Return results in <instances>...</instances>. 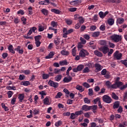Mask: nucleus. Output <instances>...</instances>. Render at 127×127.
<instances>
[{
    "label": "nucleus",
    "instance_id": "56",
    "mask_svg": "<svg viewBox=\"0 0 127 127\" xmlns=\"http://www.w3.org/2000/svg\"><path fill=\"white\" fill-rule=\"evenodd\" d=\"M61 96H62V93L59 92L57 93V95L55 96L56 99H60L61 98Z\"/></svg>",
    "mask_w": 127,
    "mask_h": 127
},
{
    "label": "nucleus",
    "instance_id": "49",
    "mask_svg": "<svg viewBox=\"0 0 127 127\" xmlns=\"http://www.w3.org/2000/svg\"><path fill=\"white\" fill-rule=\"evenodd\" d=\"M90 110H96L98 109V106L97 105H93L91 106H89Z\"/></svg>",
    "mask_w": 127,
    "mask_h": 127
},
{
    "label": "nucleus",
    "instance_id": "9",
    "mask_svg": "<svg viewBox=\"0 0 127 127\" xmlns=\"http://www.w3.org/2000/svg\"><path fill=\"white\" fill-rule=\"evenodd\" d=\"M82 3L81 0H74V1H70L69 2L71 5H74L75 6H77V5H79V4H80V3Z\"/></svg>",
    "mask_w": 127,
    "mask_h": 127
},
{
    "label": "nucleus",
    "instance_id": "60",
    "mask_svg": "<svg viewBox=\"0 0 127 127\" xmlns=\"http://www.w3.org/2000/svg\"><path fill=\"white\" fill-rule=\"evenodd\" d=\"M81 17L79 14H75L74 15V18L75 20H78Z\"/></svg>",
    "mask_w": 127,
    "mask_h": 127
},
{
    "label": "nucleus",
    "instance_id": "21",
    "mask_svg": "<svg viewBox=\"0 0 127 127\" xmlns=\"http://www.w3.org/2000/svg\"><path fill=\"white\" fill-rule=\"evenodd\" d=\"M62 79V75L59 74L57 76L55 77V81L57 82H59Z\"/></svg>",
    "mask_w": 127,
    "mask_h": 127
},
{
    "label": "nucleus",
    "instance_id": "4",
    "mask_svg": "<svg viewBox=\"0 0 127 127\" xmlns=\"http://www.w3.org/2000/svg\"><path fill=\"white\" fill-rule=\"evenodd\" d=\"M102 100L103 102H105L107 104H110V103H112V98H111V97L107 95L103 96Z\"/></svg>",
    "mask_w": 127,
    "mask_h": 127
},
{
    "label": "nucleus",
    "instance_id": "58",
    "mask_svg": "<svg viewBox=\"0 0 127 127\" xmlns=\"http://www.w3.org/2000/svg\"><path fill=\"white\" fill-rule=\"evenodd\" d=\"M61 125H62V122H61V121H59L55 124L56 127H60Z\"/></svg>",
    "mask_w": 127,
    "mask_h": 127
},
{
    "label": "nucleus",
    "instance_id": "26",
    "mask_svg": "<svg viewBox=\"0 0 127 127\" xmlns=\"http://www.w3.org/2000/svg\"><path fill=\"white\" fill-rule=\"evenodd\" d=\"M108 23L109 25H113L115 23V19L112 18L108 19Z\"/></svg>",
    "mask_w": 127,
    "mask_h": 127
},
{
    "label": "nucleus",
    "instance_id": "36",
    "mask_svg": "<svg viewBox=\"0 0 127 127\" xmlns=\"http://www.w3.org/2000/svg\"><path fill=\"white\" fill-rule=\"evenodd\" d=\"M83 101L85 104H90V103H91V100L87 97H85L83 99Z\"/></svg>",
    "mask_w": 127,
    "mask_h": 127
},
{
    "label": "nucleus",
    "instance_id": "15",
    "mask_svg": "<svg viewBox=\"0 0 127 127\" xmlns=\"http://www.w3.org/2000/svg\"><path fill=\"white\" fill-rule=\"evenodd\" d=\"M44 102V105H47L49 106L51 104L50 102H49V99L48 98V97H46L43 100Z\"/></svg>",
    "mask_w": 127,
    "mask_h": 127
},
{
    "label": "nucleus",
    "instance_id": "32",
    "mask_svg": "<svg viewBox=\"0 0 127 127\" xmlns=\"http://www.w3.org/2000/svg\"><path fill=\"white\" fill-rule=\"evenodd\" d=\"M51 11L52 12H54V13H56L57 14H60L61 12L60 10L55 8L52 9Z\"/></svg>",
    "mask_w": 127,
    "mask_h": 127
},
{
    "label": "nucleus",
    "instance_id": "5",
    "mask_svg": "<svg viewBox=\"0 0 127 127\" xmlns=\"http://www.w3.org/2000/svg\"><path fill=\"white\" fill-rule=\"evenodd\" d=\"M122 56L123 54L122 53H119V51H116L114 54V57L115 59H117V60H121Z\"/></svg>",
    "mask_w": 127,
    "mask_h": 127
},
{
    "label": "nucleus",
    "instance_id": "19",
    "mask_svg": "<svg viewBox=\"0 0 127 127\" xmlns=\"http://www.w3.org/2000/svg\"><path fill=\"white\" fill-rule=\"evenodd\" d=\"M68 64H69V63L67 62V61H66V60H64V61L60 62V65L61 66H64V65H68Z\"/></svg>",
    "mask_w": 127,
    "mask_h": 127
},
{
    "label": "nucleus",
    "instance_id": "41",
    "mask_svg": "<svg viewBox=\"0 0 127 127\" xmlns=\"http://www.w3.org/2000/svg\"><path fill=\"white\" fill-rule=\"evenodd\" d=\"M88 95L89 96H93V95H94V91L92 88L88 89Z\"/></svg>",
    "mask_w": 127,
    "mask_h": 127
},
{
    "label": "nucleus",
    "instance_id": "11",
    "mask_svg": "<svg viewBox=\"0 0 127 127\" xmlns=\"http://www.w3.org/2000/svg\"><path fill=\"white\" fill-rule=\"evenodd\" d=\"M109 11H106L105 12H103V11H100L99 13V15L101 18H104V17L108 14Z\"/></svg>",
    "mask_w": 127,
    "mask_h": 127
},
{
    "label": "nucleus",
    "instance_id": "59",
    "mask_svg": "<svg viewBox=\"0 0 127 127\" xmlns=\"http://www.w3.org/2000/svg\"><path fill=\"white\" fill-rule=\"evenodd\" d=\"M71 120H75L76 119V114L74 113H71L70 115Z\"/></svg>",
    "mask_w": 127,
    "mask_h": 127
},
{
    "label": "nucleus",
    "instance_id": "23",
    "mask_svg": "<svg viewBox=\"0 0 127 127\" xmlns=\"http://www.w3.org/2000/svg\"><path fill=\"white\" fill-rule=\"evenodd\" d=\"M94 54L98 57H102V56H103V54H102V53H101L100 52H99V51L98 50H96L94 51Z\"/></svg>",
    "mask_w": 127,
    "mask_h": 127
},
{
    "label": "nucleus",
    "instance_id": "28",
    "mask_svg": "<svg viewBox=\"0 0 127 127\" xmlns=\"http://www.w3.org/2000/svg\"><path fill=\"white\" fill-rule=\"evenodd\" d=\"M61 54L62 55H64L65 56H68V55H69V52H68V51H66V50H63L61 52Z\"/></svg>",
    "mask_w": 127,
    "mask_h": 127
},
{
    "label": "nucleus",
    "instance_id": "18",
    "mask_svg": "<svg viewBox=\"0 0 127 127\" xmlns=\"http://www.w3.org/2000/svg\"><path fill=\"white\" fill-rule=\"evenodd\" d=\"M55 53H54V52H51L50 53V54H49L48 56H47L46 57V59H50L51 58H52V57H53V56H54Z\"/></svg>",
    "mask_w": 127,
    "mask_h": 127
},
{
    "label": "nucleus",
    "instance_id": "47",
    "mask_svg": "<svg viewBox=\"0 0 127 127\" xmlns=\"http://www.w3.org/2000/svg\"><path fill=\"white\" fill-rule=\"evenodd\" d=\"M7 95H8V98H11L12 97V95H13V92L11 91H9L7 92Z\"/></svg>",
    "mask_w": 127,
    "mask_h": 127
},
{
    "label": "nucleus",
    "instance_id": "44",
    "mask_svg": "<svg viewBox=\"0 0 127 127\" xmlns=\"http://www.w3.org/2000/svg\"><path fill=\"white\" fill-rule=\"evenodd\" d=\"M77 52V50H76V47H74L72 49L71 52L73 56H76V52Z\"/></svg>",
    "mask_w": 127,
    "mask_h": 127
},
{
    "label": "nucleus",
    "instance_id": "30",
    "mask_svg": "<svg viewBox=\"0 0 127 127\" xmlns=\"http://www.w3.org/2000/svg\"><path fill=\"white\" fill-rule=\"evenodd\" d=\"M65 21L67 25H71L73 22V21L70 19H65Z\"/></svg>",
    "mask_w": 127,
    "mask_h": 127
},
{
    "label": "nucleus",
    "instance_id": "14",
    "mask_svg": "<svg viewBox=\"0 0 127 127\" xmlns=\"http://www.w3.org/2000/svg\"><path fill=\"white\" fill-rule=\"evenodd\" d=\"M75 89L79 91V92H84V91H85V89L83 88V86L79 85H77L75 86Z\"/></svg>",
    "mask_w": 127,
    "mask_h": 127
},
{
    "label": "nucleus",
    "instance_id": "8",
    "mask_svg": "<svg viewBox=\"0 0 127 127\" xmlns=\"http://www.w3.org/2000/svg\"><path fill=\"white\" fill-rule=\"evenodd\" d=\"M99 50L103 52V54H107L109 51H110V49L107 46L101 47L100 48Z\"/></svg>",
    "mask_w": 127,
    "mask_h": 127
},
{
    "label": "nucleus",
    "instance_id": "45",
    "mask_svg": "<svg viewBox=\"0 0 127 127\" xmlns=\"http://www.w3.org/2000/svg\"><path fill=\"white\" fill-rule=\"evenodd\" d=\"M97 29V27L95 25H92L90 27V30L91 31H94Z\"/></svg>",
    "mask_w": 127,
    "mask_h": 127
},
{
    "label": "nucleus",
    "instance_id": "63",
    "mask_svg": "<svg viewBox=\"0 0 127 127\" xmlns=\"http://www.w3.org/2000/svg\"><path fill=\"white\" fill-rule=\"evenodd\" d=\"M90 127H97V124H96V123H94V122L91 123L90 124Z\"/></svg>",
    "mask_w": 127,
    "mask_h": 127
},
{
    "label": "nucleus",
    "instance_id": "25",
    "mask_svg": "<svg viewBox=\"0 0 127 127\" xmlns=\"http://www.w3.org/2000/svg\"><path fill=\"white\" fill-rule=\"evenodd\" d=\"M44 15H48V10L43 8L41 10Z\"/></svg>",
    "mask_w": 127,
    "mask_h": 127
},
{
    "label": "nucleus",
    "instance_id": "40",
    "mask_svg": "<svg viewBox=\"0 0 127 127\" xmlns=\"http://www.w3.org/2000/svg\"><path fill=\"white\" fill-rule=\"evenodd\" d=\"M82 86L83 87H85V88H90L91 87V85H90V84H89V83L87 82H84L82 84Z\"/></svg>",
    "mask_w": 127,
    "mask_h": 127
},
{
    "label": "nucleus",
    "instance_id": "3",
    "mask_svg": "<svg viewBox=\"0 0 127 127\" xmlns=\"http://www.w3.org/2000/svg\"><path fill=\"white\" fill-rule=\"evenodd\" d=\"M79 55L80 57L84 58V57H86V56L89 55V53L88 51H87V50L82 49L79 52Z\"/></svg>",
    "mask_w": 127,
    "mask_h": 127
},
{
    "label": "nucleus",
    "instance_id": "39",
    "mask_svg": "<svg viewBox=\"0 0 127 127\" xmlns=\"http://www.w3.org/2000/svg\"><path fill=\"white\" fill-rule=\"evenodd\" d=\"M80 40L81 41L80 43H81L82 44H86V43H87V41L82 37L80 38Z\"/></svg>",
    "mask_w": 127,
    "mask_h": 127
},
{
    "label": "nucleus",
    "instance_id": "6",
    "mask_svg": "<svg viewBox=\"0 0 127 127\" xmlns=\"http://www.w3.org/2000/svg\"><path fill=\"white\" fill-rule=\"evenodd\" d=\"M48 85L51 86V87H53L54 88H58L59 84L57 82H54L53 80H50L48 82Z\"/></svg>",
    "mask_w": 127,
    "mask_h": 127
},
{
    "label": "nucleus",
    "instance_id": "43",
    "mask_svg": "<svg viewBox=\"0 0 127 127\" xmlns=\"http://www.w3.org/2000/svg\"><path fill=\"white\" fill-rule=\"evenodd\" d=\"M55 74H61V70L59 68H56L54 69V72Z\"/></svg>",
    "mask_w": 127,
    "mask_h": 127
},
{
    "label": "nucleus",
    "instance_id": "7",
    "mask_svg": "<svg viewBox=\"0 0 127 127\" xmlns=\"http://www.w3.org/2000/svg\"><path fill=\"white\" fill-rule=\"evenodd\" d=\"M84 69V65L83 64H80L77 66L76 68H74L72 69L73 72H74L75 73H77V72H79L80 71H82Z\"/></svg>",
    "mask_w": 127,
    "mask_h": 127
},
{
    "label": "nucleus",
    "instance_id": "13",
    "mask_svg": "<svg viewBox=\"0 0 127 127\" xmlns=\"http://www.w3.org/2000/svg\"><path fill=\"white\" fill-rule=\"evenodd\" d=\"M114 85H115V89H116L117 88H121V86H123L124 83L122 82L118 81L114 83Z\"/></svg>",
    "mask_w": 127,
    "mask_h": 127
},
{
    "label": "nucleus",
    "instance_id": "16",
    "mask_svg": "<svg viewBox=\"0 0 127 127\" xmlns=\"http://www.w3.org/2000/svg\"><path fill=\"white\" fill-rule=\"evenodd\" d=\"M95 68L98 72H100V71L103 69V66L99 64H96Z\"/></svg>",
    "mask_w": 127,
    "mask_h": 127
},
{
    "label": "nucleus",
    "instance_id": "20",
    "mask_svg": "<svg viewBox=\"0 0 127 127\" xmlns=\"http://www.w3.org/2000/svg\"><path fill=\"white\" fill-rule=\"evenodd\" d=\"M8 50L9 51V52L12 53L13 54L15 53V52H14V50H13V46H12V45H10L8 46Z\"/></svg>",
    "mask_w": 127,
    "mask_h": 127
},
{
    "label": "nucleus",
    "instance_id": "38",
    "mask_svg": "<svg viewBox=\"0 0 127 127\" xmlns=\"http://www.w3.org/2000/svg\"><path fill=\"white\" fill-rule=\"evenodd\" d=\"M100 35V32H95L92 35V37H98Z\"/></svg>",
    "mask_w": 127,
    "mask_h": 127
},
{
    "label": "nucleus",
    "instance_id": "61",
    "mask_svg": "<svg viewBox=\"0 0 127 127\" xmlns=\"http://www.w3.org/2000/svg\"><path fill=\"white\" fill-rule=\"evenodd\" d=\"M106 74H107V69H103L101 71V75H106Z\"/></svg>",
    "mask_w": 127,
    "mask_h": 127
},
{
    "label": "nucleus",
    "instance_id": "24",
    "mask_svg": "<svg viewBox=\"0 0 127 127\" xmlns=\"http://www.w3.org/2000/svg\"><path fill=\"white\" fill-rule=\"evenodd\" d=\"M51 26H52V27H57V26H58V22H55L54 21H52L51 22Z\"/></svg>",
    "mask_w": 127,
    "mask_h": 127
},
{
    "label": "nucleus",
    "instance_id": "37",
    "mask_svg": "<svg viewBox=\"0 0 127 127\" xmlns=\"http://www.w3.org/2000/svg\"><path fill=\"white\" fill-rule=\"evenodd\" d=\"M54 43L56 44L57 46H58L59 44H60V39L57 38L54 40Z\"/></svg>",
    "mask_w": 127,
    "mask_h": 127
},
{
    "label": "nucleus",
    "instance_id": "1",
    "mask_svg": "<svg viewBox=\"0 0 127 127\" xmlns=\"http://www.w3.org/2000/svg\"><path fill=\"white\" fill-rule=\"evenodd\" d=\"M110 39L114 42L117 43L122 40V35L114 34L110 37Z\"/></svg>",
    "mask_w": 127,
    "mask_h": 127
},
{
    "label": "nucleus",
    "instance_id": "64",
    "mask_svg": "<svg viewBox=\"0 0 127 127\" xmlns=\"http://www.w3.org/2000/svg\"><path fill=\"white\" fill-rule=\"evenodd\" d=\"M121 63H122V64L125 65V66H126V67H127V62L126 60L121 61Z\"/></svg>",
    "mask_w": 127,
    "mask_h": 127
},
{
    "label": "nucleus",
    "instance_id": "53",
    "mask_svg": "<svg viewBox=\"0 0 127 127\" xmlns=\"http://www.w3.org/2000/svg\"><path fill=\"white\" fill-rule=\"evenodd\" d=\"M69 11H70L71 12H74V11H76L77 10V8L76 7H71L69 8L68 9Z\"/></svg>",
    "mask_w": 127,
    "mask_h": 127
},
{
    "label": "nucleus",
    "instance_id": "46",
    "mask_svg": "<svg viewBox=\"0 0 127 127\" xmlns=\"http://www.w3.org/2000/svg\"><path fill=\"white\" fill-rule=\"evenodd\" d=\"M99 43L100 45H106L107 44V41L105 40H101L99 41Z\"/></svg>",
    "mask_w": 127,
    "mask_h": 127
},
{
    "label": "nucleus",
    "instance_id": "51",
    "mask_svg": "<svg viewBox=\"0 0 127 127\" xmlns=\"http://www.w3.org/2000/svg\"><path fill=\"white\" fill-rule=\"evenodd\" d=\"M83 114V111L82 110L76 111L75 112V115L76 116H80Z\"/></svg>",
    "mask_w": 127,
    "mask_h": 127
},
{
    "label": "nucleus",
    "instance_id": "50",
    "mask_svg": "<svg viewBox=\"0 0 127 127\" xmlns=\"http://www.w3.org/2000/svg\"><path fill=\"white\" fill-rule=\"evenodd\" d=\"M82 36H83V38L86 39V40H89V39H90V36L88 34L83 35Z\"/></svg>",
    "mask_w": 127,
    "mask_h": 127
},
{
    "label": "nucleus",
    "instance_id": "42",
    "mask_svg": "<svg viewBox=\"0 0 127 127\" xmlns=\"http://www.w3.org/2000/svg\"><path fill=\"white\" fill-rule=\"evenodd\" d=\"M41 35H38L35 37V41H40V39L42 38Z\"/></svg>",
    "mask_w": 127,
    "mask_h": 127
},
{
    "label": "nucleus",
    "instance_id": "31",
    "mask_svg": "<svg viewBox=\"0 0 127 127\" xmlns=\"http://www.w3.org/2000/svg\"><path fill=\"white\" fill-rule=\"evenodd\" d=\"M78 21H79L78 23H80V24H83V23H84V22H85V19H84V18H83V17L80 16L78 19Z\"/></svg>",
    "mask_w": 127,
    "mask_h": 127
},
{
    "label": "nucleus",
    "instance_id": "22",
    "mask_svg": "<svg viewBox=\"0 0 127 127\" xmlns=\"http://www.w3.org/2000/svg\"><path fill=\"white\" fill-rule=\"evenodd\" d=\"M18 99L19 102H21L22 101H23V99H24V94H20L18 95Z\"/></svg>",
    "mask_w": 127,
    "mask_h": 127
},
{
    "label": "nucleus",
    "instance_id": "54",
    "mask_svg": "<svg viewBox=\"0 0 127 127\" xmlns=\"http://www.w3.org/2000/svg\"><path fill=\"white\" fill-rule=\"evenodd\" d=\"M17 14H20L21 15H23V14H24V11H23V10L20 9L17 11Z\"/></svg>",
    "mask_w": 127,
    "mask_h": 127
},
{
    "label": "nucleus",
    "instance_id": "29",
    "mask_svg": "<svg viewBox=\"0 0 127 127\" xmlns=\"http://www.w3.org/2000/svg\"><path fill=\"white\" fill-rule=\"evenodd\" d=\"M120 107V102L117 101L113 105L114 109H118V108Z\"/></svg>",
    "mask_w": 127,
    "mask_h": 127
},
{
    "label": "nucleus",
    "instance_id": "27",
    "mask_svg": "<svg viewBox=\"0 0 127 127\" xmlns=\"http://www.w3.org/2000/svg\"><path fill=\"white\" fill-rule=\"evenodd\" d=\"M125 21V19L123 18H119L117 19V23H119V24H122V23H124Z\"/></svg>",
    "mask_w": 127,
    "mask_h": 127
},
{
    "label": "nucleus",
    "instance_id": "17",
    "mask_svg": "<svg viewBox=\"0 0 127 127\" xmlns=\"http://www.w3.org/2000/svg\"><path fill=\"white\" fill-rule=\"evenodd\" d=\"M81 109L82 110V111H85V112L90 111V106L84 105L82 106Z\"/></svg>",
    "mask_w": 127,
    "mask_h": 127
},
{
    "label": "nucleus",
    "instance_id": "52",
    "mask_svg": "<svg viewBox=\"0 0 127 127\" xmlns=\"http://www.w3.org/2000/svg\"><path fill=\"white\" fill-rule=\"evenodd\" d=\"M86 66H87L89 69H91V68H93V63H88L86 64Z\"/></svg>",
    "mask_w": 127,
    "mask_h": 127
},
{
    "label": "nucleus",
    "instance_id": "12",
    "mask_svg": "<svg viewBox=\"0 0 127 127\" xmlns=\"http://www.w3.org/2000/svg\"><path fill=\"white\" fill-rule=\"evenodd\" d=\"M72 77L69 76L68 77H65L64 78L63 81L64 83H69L72 81Z\"/></svg>",
    "mask_w": 127,
    "mask_h": 127
},
{
    "label": "nucleus",
    "instance_id": "48",
    "mask_svg": "<svg viewBox=\"0 0 127 127\" xmlns=\"http://www.w3.org/2000/svg\"><path fill=\"white\" fill-rule=\"evenodd\" d=\"M93 102L94 103V104L96 105L97 104V103H100V102H101V99H100V98L98 97L97 98H96L95 99H94L93 100Z\"/></svg>",
    "mask_w": 127,
    "mask_h": 127
},
{
    "label": "nucleus",
    "instance_id": "10",
    "mask_svg": "<svg viewBox=\"0 0 127 127\" xmlns=\"http://www.w3.org/2000/svg\"><path fill=\"white\" fill-rule=\"evenodd\" d=\"M105 84L107 88H109V89H115V87H116V85L114 84L112 85V83L110 81H106Z\"/></svg>",
    "mask_w": 127,
    "mask_h": 127
},
{
    "label": "nucleus",
    "instance_id": "57",
    "mask_svg": "<svg viewBox=\"0 0 127 127\" xmlns=\"http://www.w3.org/2000/svg\"><path fill=\"white\" fill-rule=\"evenodd\" d=\"M22 83V85H23V86H28V85H30V82L28 81H23Z\"/></svg>",
    "mask_w": 127,
    "mask_h": 127
},
{
    "label": "nucleus",
    "instance_id": "2",
    "mask_svg": "<svg viewBox=\"0 0 127 127\" xmlns=\"http://www.w3.org/2000/svg\"><path fill=\"white\" fill-rule=\"evenodd\" d=\"M73 31H74V30L73 29H70L67 30V28H64L63 30V37H64V38H67V36L68 35V34H70V33H72Z\"/></svg>",
    "mask_w": 127,
    "mask_h": 127
},
{
    "label": "nucleus",
    "instance_id": "34",
    "mask_svg": "<svg viewBox=\"0 0 127 127\" xmlns=\"http://www.w3.org/2000/svg\"><path fill=\"white\" fill-rule=\"evenodd\" d=\"M90 68L88 67V66L85 67L84 69L83 70L82 72L83 73H89L90 72Z\"/></svg>",
    "mask_w": 127,
    "mask_h": 127
},
{
    "label": "nucleus",
    "instance_id": "55",
    "mask_svg": "<svg viewBox=\"0 0 127 127\" xmlns=\"http://www.w3.org/2000/svg\"><path fill=\"white\" fill-rule=\"evenodd\" d=\"M21 19V21H22L23 22V24L24 25L26 24V20H27L26 18L24 17H22Z\"/></svg>",
    "mask_w": 127,
    "mask_h": 127
},
{
    "label": "nucleus",
    "instance_id": "62",
    "mask_svg": "<svg viewBox=\"0 0 127 127\" xmlns=\"http://www.w3.org/2000/svg\"><path fill=\"white\" fill-rule=\"evenodd\" d=\"M127 83L125 85H123V86L120 87V89L123 90H124V89H127Z\"/></svg>",
    "mask_w": 127,
    "mask_h": 127
},
{
    "label": "nucleus",
    "instance_id": "35",
    "mask_svg": "<svg viewBox=\"0 0 127 127\" xmlns=\"http://www.w3.org/2000/svg\"><path fill=\"white\" fill-rule=\"evenodd\" d=\"M50 75L49 74L47 73H44L42 75V78L44 79V80L46 79H48L49 78V76Z\"/></svg>",
    "mask_w": 127,
    "mask_h": 127
},
{
    "label": "nucleus",
    "instance_id": "33",
    "mask_svg": "<svg viewBox=\"0 0 127 127\" xmlns=\"http://www.w3.org/2000/svg\"><path fill=\"white\" fill-rule=\"evenodd\" d=\"M111 96L113 99H114V100H119V97L117 95L116 93H115V92H113Z\"/></svg>",
    "mask_w": 127,
    "mask_h": 127
}]
</instances>
